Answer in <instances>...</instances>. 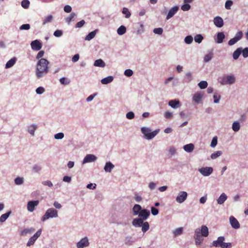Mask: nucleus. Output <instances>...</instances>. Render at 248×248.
<instances>
[{"instance_id": "9", "label": "nucleus", "mask_w": 248, "mask_h": 248, "mask_svg": "<svg viewBox=\"0 0 248 248\" xmlns=\"http://www.w3.org/2000/svg\"><path fill=\"white\" fill-rule=\"evenodd\" d=\"M113 223L117 225L123 226H125L127 224V221L125 219L124 216H118L114 218Z\"/></svg>"}, {"instance_id": "41", "label": "nucleus", "mask_w": 248, "mask_h": 248, "mask_svg": "<svg viewBox=\"0 0 248 248\" xmlns=\"http://www.w3.org/2000/svg\"><path fill=\"white\" fill-rule=\"evenodd\" d=\"M222 154V152L221 151H217L216 152H215L211 155V158L212 159H215L218 156H220Z\"/></svg>"}, {"instance_id": "12", "label": "nucleus", "mask_w": 248, "mask_h": 248, "mask_svg": "<svg viewBox=\"0 0 248 248\" xmlns=\"http://www.w3.org/2000/svg\"><path fill=\"white\" fill-rule=\"evenodd\" d=\"M97 159V157L95 155L93 154H88L85 156L82 161V164H84L87 163L93 162L95 161Z\"/></svg>"}, {"instance_id": "55", "label": "nucleus", "mask_w": 248, "mask_h": 248, "mask_svg": "<svg viewBox=\"0 0 248 248\" xmlns=\"http://www.w3.org/2000/svg\"><path fill=\"white\" fill-rule=\"evenodd\" d=\"M221 248H232V244L231 243H225L223 242L222 245L221 246Z\"/></svg>"}, {"instance_id": "49", "label": "nucleus", "mask_w": 248, "mask_h": 248, "mask_svg": "<svg viewBox=\"0 0 248 248\" xmlns=\"http://www.w3.org/2000/svg\"><path fill=\"white\" fill-rule=\"evenodd\" d=\"M53 19V16L52 15H49L46 17L45 18V19L43 20V24L45 25L46 23L51 22Z\"/></svg>"}, {"instance_id": "29", "label": "nucleus", "mask_w": 248, "mask_h": 248, "mask_svg": "<svg viewBox=\"0 0 248 248\" xmlns=\"http://www.w3.org/2000/svg\"><path fill=\"white\" fill-rule=\"evenodd\" d=\"M113 77L112 76H109L107 77L103 78L101 79V82L102 84H108L111 82L113 80Z\"/></svg>"}, {"instance_id": "11", "label": "nucleus", "mask_w": 248, "mask_h": 248, "mask_svg": "<svg viewBox=\"0 0 248 248\" xmlns=\"http://www.w3.org/2000/svg\"><path fill=\"white\" fill-rule=\"evenodd\" d=\"M179 7L177 5L171 7L167 15L166 19L169 20L173 17L178 11Z\"/></svg>"}, {"instance_id": "24", "label": "nucleus", "mask_w": 248, "mask_h": 248, "mask_svg": "<svg viewBox=\"0 0 248 248\" xmlns=\"http://www.w3.org/2000/svg\"><path fill=\"white\" fill-rule=\"evenodd\" d=\"M169 106L173 108H177L180 107V102L178 100H171L169 102Z\"/></svg>"}, {"instance_id": "19", "label": "nucleus", "mask_w": 248, "mask_h": 248, "mask_svg": "<svg viewBox=\"0 0 248 248\" xmlns=\"http://www.w3.org/2000/svg\"><path fill=\"white\" fill-rule=\"evenodd\" d=\"M213 22L214 25L217 28H221L224 25L223 19L219 16L214 17Z\"/></svg>"}, {"instance_id": "54", "label": "nucleus", "mask_w": 248, "mask_h": 248, "mask_svg": "<svg viewBox=\"0 0 248 248\" xmlns=\"http://www.w3.org/2000/svg\"><path fill=\"white\" fill-rule=\"evenodd\" d=\"M133 74V72L131 69H126L124 72V75L128 77L132 76Z\"/></svg>"}, {"instance_id": "52", "label": "nucleus", "mask_w": 248, "mask_h": 248, "mask_svg": "<svg viewBox=\"0 0 248 248\" xmlns=\"http://www.w3.org/2000/svg\"><path fill=\"white\" fill-rule=\"evenodd\" d=\"M135 117V114L132 111H129L126 114V118L129 120H132Z\"/></svg>"}, {"instance_id": "6", "label": "nucleus", "mask_w": 248, "mask_h": 248, "mask_svg": "<svg viewBox=\"0 0 248 248\" xmlns=\"http://www.w3.org/2000/svg\"><path fill=\"white\" fill-rule=\"evenodd\" d=\"M198 171L203 176L207 177L210 175L213 172V169L211 167H202L199 169Z\"/></svg>"}, {"instance_id": "25", "label": "nucleus", "mask_w": 248, "mask_h": 248, "mask_svg": "<svg viewBox=\"0 0 248 248\" xmlns=\"http://www.w3.org/2000/svg\"><path fill=\"white\" fill-rule=\"evenodd\" d=\"M134 242V238L131 236H127L124 238V243L127 246H131Z\"/></svg>"}, {"instance_id": "14", "label": "nucleus", "mask_w": 248, "mask_h": 248, "mask_svg": "<svg viewBox=\"0 0 248 248\" xmlns=\"http://www.w3.org/2000/svg\"><path fill=\"white\" fill-rule=\"evenodd\" d=\"M31 46L32 49L36 51L40 50L42 47V43L38 40L32 41Z\"/></svg>"}, {"instance_id": "23", "label": "nucleus", "mask_w": 248, "mask_h": 248, "mask_svg": "<svg viewBox=\"0 0 248 248\" xmlns=\"http://www.w3.org/2000/svg\"><path fill=\"white\" fill-rule=\"evenodd\" d=\"M225 36L223 32H219L217 34V39L215 41L217 44H221L225 39Z\"/></svg>"}, {"instance_id": "60", "label": "nucleus", "mask_w": 248, "mask_h": 248, "mask_svg": "<svg viewBox=\"0 0 248 248\" xmlns=\"http://www.w3.org/2000/svg\"><path fill=\"white\" fill-rule=\"evenodd\" d=\"M15 183L17 185H21L23 183V179L21 177H17L15 180Z\"/></svg>"}, {"instance_id": "40", "label": "nucleus", "mask_w": 248, "mask_h": 248, "mask_svg": "<svg viewBox=\"0 0 248 248\" xmlns=\"http://www.w3.org/2000/svg\"><path fill=\"white\" fill-rule=\"evenodd\" d=\"M37 128V126L34 124L31 125L28 127V132L32 136L34 134L35 130Z\"/></svg>"}, {"instance_id": "21", "label": "nucleus", "mask_w": 248, "mask_h": 248, "mask_svg": "<svg viewBox=\"0 0 248 248\" xmlns=\"http://www.w3.org/2000/svg\"><path fill=\"white\" fill-rule=\"evenodd\" d=\"M114 167V165L111 162L108 161L106 163L104 170L106 172L110 173Z\"/></svg>"}, {"instance_id": "36", "label": "nucleus", "mask_w": 248, "mask_h": 248, "mask_svg": "<svg viewBox=\"0 0 248 248\" xmlns=\"http://www.w3.org/2000/svg\"><path fill=\"white\" fill-rule=\"evenodd\" d=\"M141 227V231L143 233L146 232L150 228L149 224L148 222H143Z\"/></svg>"}, {"instance_id": "57", "label": "nucleus", "mask_w": 248, "mask_h": 248, "mask_svg": "<svg viewBox=\"0 0 248 248\" xmlns=\"http://www.w3.org/2000/svg\"><path fill=\"white\" fill-rule=\"evenodd\" d=\"M242 55L244 58H246L248 57V47H246L244 49H242Z\"/></svg>"}, {"instance_id": "4", "label": "nucleus", "mask_w": 248, "mask_h": 248, "mask_svg": "<svg viewBox=\"0 0 248 248\" xmlns=\"http://www.w3.org/2000/svg\"><path fill=\"white\" fill-rule=\"evenodd\" d=\"M58 216L57 210L52 208H49L46 210L45 215L42 217L41 220L42 221H45L49 218L57 217Z\"/></svg>"}, {"instance_id": "64", "label": "nucleus", "mask_w": 248, "mask_h": 248, "mask_svg": "<svg viewBox=\"0 0 248 248\" xmlns=\"http://www.w3.org/2000/svg\"><path fill=\"white\" fill-rule=\"evenodd\" d=\"M151 210L152 214L154 216H156L158 214V210L153 206L151 207Z\"/></svg>"}, {"instance_id": "5", "label": "nucleus", "mask_w": 248, "mask_h": 248, "mask_svg": "<svg viewBox=\"0 0 248 248\" xmlns=\"http://www.w3.org/2000/svg\"><path fill=\"white\" fill-rule=\"evenodd\" d=\"M235 77L233 75L231 74L223 77L220 83L221 85H232L235 82Z\"/></svg>"}, {"instance_id": "16", "label": "nucleus", "mask_w": 248, "mask_h": 248, "mask_svg": "<svg viewBox=\"0 0 248 248\" xmlns=\"http://www.w3.org/2000/svg\"><path fill=\"white\" fill-rule=\"evenodd\" d=\"M150 215V211L146 209H143L141 210L138 215L139 218H141L143 220H146Z\"/></svg>"}, {"instance_id": "8", "label": "nucleus", "mask_w": 248, "mask_h": 248, "mask_svg": "<svg viewBox=\"0 0 248 248\" xmlns=\"http://www.w3.org/2000/svg\"><path fill=\"white\" fill-rule=\"evenodd\" d=\"M243 37V32L242 31H238L235 35V36L231 39L228 42V45L230 46H233L235 43H236L238 41L240 40Z\"/></svg>"}, {"instance_id": "28", "label": "nucleus", "mask_w": 248, "mask_h": 248, "mask_svg": "<svg viewBox=\"0 0 248 248\" xmlns=\"http://www.w3.org/2000/svg\"><path fill=\"white\" fill-rule=\"evenodd\" d=\"M227 196L224 193H222L217 199V202L218 204H222L227 200Z\"/></svg>"}, {"instance_id": "17", "label": "nucleus", "mask_w": 248, "mask_h": 248, "mask_svg": "<svg viewBox=\"0 0 248 248\" xmlns=\"http://www.w3.org/2000/svg\"><path fill=\"white\" fill-rule=\"evenodd\" d=\"M39 204V201H29L27 204V209L29 211L32 212L34 210L35 207Z\"/></svg>"}, {"instance_id": "22", "label": "nucleus", "mask_w": 248, "mask_h": 248, "mask_svg": "<svg viewBox=\"0 0 248 248\" xmlns=\"http://www.w3.org/2000/svg\"><path fill=\"white\" fill-rule=\"evenodd\" d=\"M144 220L139 217L133 219L132 222V225L135 227H140L142 226V223Z\"/></svg>"}, {"instance_id": "32", "label": "nucleus", "mask_w": 248, "mask_h": 248, "mask_svg": "<svg viewBox=\"0 0 248 248\" xmlns=\"http://www.w3.org/2000/svg\"><path fill=\"white\" fill-rule=\"evenodd\" d=\"M183 232V227H179V228L176 229L175 230H174L173 231V236L174 237H176L177 236L180 235L181 234H182Z\"/></svg>"}, {"instance_id": "53", "label": "nucleus", "mask_w": 248, "mask_h": 248, "mask_svg": "<svg viewBox=\"0 0 248 248\" xmlns=\"http://www.w3.org/2000/svg\"><path fill=\"white\" fill-rule=\"evenodd\" d=\"M163 31V29L161 28H155L153 30V32L155 34L161 35L162 34Z\"/></svg>"}, {"instance_id": "30", "label": "nucleus", "mask_w": 248, "mask_h": 248, "mask_svg": "<svg viewBox=\"0 0 248 248\" xmlns=\"http://www.w3.org/2000/svg\"><path fill=\"white\" fill-rule=\"evenodd\" d=\"M94 66L99 67H104L106 66L105 62L101 59L96 60L94 61Z\"/></svg>"}, {"instance_id": "59", "label": "nucleus", "mask_w": 248, "mask_h": 248, "mask_svg": "<svg viewBox=\"0 0 248 248\" xmlns=\"http://www.w3.org/2000/svg\"><path fill=\"white\" fill-rule=\"evenodd\" d=\"M217 138L216 137H215L213 138V139L211 141L210 146L211 147H215L217 145Z\"/></svg>"}, {"instance_id": "27", "label": "nucleus", "mask_w": 248, "mask_h": 248, "mask_svg": "<svg viewBox=\"0 0 248 248\" xmlns=\"http://www.w3.org/2000/svg\"><path fill=\"white\" fill-rule=\"evenodd\" d=\"M183 148L186 152L191 153L194 149V145L193 143H189L185 145Z\"/></svg>"}, {"instance_id": "31", "label": "nucleus", "mask_w": 248, "mask_h": 248, "mask_svg": "<svg viewBox=\"0 0 248 248\" xmlns=\"http://www.w3.org/2000/svg\"><path fill=\"white\" fill-rule=\"evenodd\" d=\"M242 53V47L237 48L233 53L232 57L234 60H237Z\"/></svg>"}, {"instance_id": "34", "label": "nucleus", "mask_w": 248, "mask_h": 248, "mask_svg": "<svg viewBox=\"0 0 248 248\" xmlns=\"http://www.w3.org/2000/svg\"><path fill=\"white\" fill-rule=\"evenodd\" d=\"M240 128V124L238 121H235L232 123V129L234 132H238Z\"/></svg>"}, {"instance_id": "61", "label": "nucleus", "mask_w": 248, "mask_h": 248, "mask_svg": "<svg viewBox=\"0 0 248 248\" xmlns=\"http://www.w3.org/2000/svg\"><path fill=\"white\" fill-rule=\"evenodd\" d=\"M169 152L171 155H173L176 153V150L174 146H171L169 149Z\"/></svg>"}, {"instance_id": "50", "label": "nucleus", "mask_w": 248, "mask_h": 248, "mask_svg": "<svg viewBox=\"0 0 248 248\" xmlns=\"http://www.w3.org/2000/svg\"><path fill=\"white\" fill-rule=\"evenodd\" d=\"M30 3V1L28 0H23L21 4L23 8L27 9L29 7Z\"/></svg>"}, {"instance_id": "46", "label": "nucleus", "mask_w": 248, "mask_h": 248, "mask_svg": "<svg viewBox=\"0 0 248 248\" xmlns=\"http://www.w3.org/2000/svg\"><path fill=\"white\" fill-rule=\"evenodd\" d=\"M10 213L11 212H9L2 215L0 217V222H3L5 221L9 216Z\"/></svg>"}, {"instance_id": "42", "label": "nucleus", "mask_w": 248, "mask_h": 248, "mask_svg": "<svg viewBox=\"0 0 248 248\" xmlns=\"http://www.w3.org/2000/svg\"><path fill=\"white\" fill-rule=\"evenodd\" d=\"M198 85L200 87V89H204L207 87L208 83L206 81L203 80V81H201V82H200L198 84Z\"/></svg>"}, {"instance_id": "63", "label": "nucleus", "mask_w": 248, "mask_h": 248, "mask_svg": "<svg viewBox=\"0 0 248 248\" xmlns=\"http://www.w3.org/2000/svg\"><path fill=\"white\" fill-rule=\"evenodd\" d=\"M30 29V25L29 24H23V25H21L19 28V29L20 30H28Z\"/></svg>"}, {"instance_id": "1", "label": "nucleus", "mask_w": 248, "mask_h": 248, "mask_svg": "<svg viewBox=\"0 0 248 248\" xmlns=\"http://www.w3.org/2000/svg\"><path fill=\"white\" fill-rule=\"evenodd\" d=\"M49 63V62L44 58H41L38 61L36 69V76L38 78H41L48 73Z\"/></svg>"}, {"instance_id": "37", "label": "nucleus", "mask_w": 248, "mask_h": 248, "mask_svg": "<svg viewBox=\"0 0 248 248\" xmlns=\"http://www.w3.org/2000/svg\"><path fill=\"white\" fill-rule=\"evenodd\" d=\"M126 27L124 26H121L117 30V33L120 35L124 34L126 32Z\"/></svg>"}, {"instance_id": "38", "label": "nucleus", "mask_w": 248, "mask_h": 248, "mask_svg": "<svg viewBox=\"0 0 248 248\" xmlns=\"http://www.w3.org/2000/svg\"><path fill=\"white\" fill-rule=\"evenodd\" d=\"M192 80V75L190 72H187L185 75L184 81L186 83H189Z\"/></svg>"}, {"instance_id": "43", "label": "nucleus", "mask_w": 248, "mask_h": 248, "mask_svg": "<svg viewBox=\"0 0 248 248\" xmlns=\"http://www.w3.org/2000/svg\"><path fill=\"white\" fill-rule=\"evenodd\" d=\"M76 14L74 13H72L70 14V15L65 18V21L68 23L70 24V22L73 20V18L75 17Z\"/></svg>"}, {"instance_id": "18", "label": "nucleus", "mask_w": 248, "mask_h": 248, "mask_svg": "<svg viewBox=\"0 0 248 248\" xmlns=\"http://www.w3.org/2000/svg\"><path fill=\"white\" fill-rule=\"evenodd\" d=\"M204 93L202 92H199L195 93L193 96V101L197 104H199L203 96Z\"/></svg>"}, {"instance_id": "56", "label": "nucleus", "mask_w": 248, "mask_h": 248, "mask_svg": "<svg viewBox=\"0 0 248 248\" xmlns=\"http://www.w3.org/2000/svg\"><path fill=\"white\" fill-rule=\"evenodd\" d=\"M60 82L63 85H67L70 82L69 80L65 78H60Z\"/></svg>"}, {"instance_id": "2", "label": "nucleus", "mask_w": 248, "mask_h": 248, "mask_svg": "<svg viewBox=\"0 0 248 248\" xmlns=\"http://www.w3.org/2000/svg\"><path fill=\"white\" fill-rule=\"evenodd\" d=\"M209 235V230L205 225H202L201 228L195 230L194 239L196 246H200L203 241V237H207Z\"/></svg>"}, {"instance_id": "48", "label": "nucleus", "mask_w": 248, "mask_h": 248, "mask_svg": "<svg viewBox=\"0 0 248 248\" xmlns=\"http://www.w3.org/2000/svg\"><path fill=\"white\" fill-rule=\"evenodd\" d=\"M34 230H35L33 228L24 229L21 232V235H23L27 233L31 234L32 232L34 231Z\"/></svg>"}, {"instance_id": "62", "label": "nucleus", "mask_w": 248, "mask_h": 248, "mask_svg": "<svg viewBox=\"0 0 248 248\" xmlns=\"http://www.w3.org/2000/svg\"><path fill=\"white\" fill-rule=\"evenodd\" d=\"M232 5V0H227L225 2V8L229 10L231 9V6Z\"/></svg>"}, {"instance_id": "35", "label": "nucleus", "mask_w": 248, "mask_h": 248, "mask_svg": "<svg viewBox=\"0 0 248 248\" xmlns=\"http://www.w3.org/2000/svg\"><path fill=\"white\" fill-rule=\"evenodd\" d=\"M97 30H94L93 31H91V32H90L85 37V40H88V41H90L91 40V39H93L96 32H97Z\"/></svg>"}, {"instance_id": "51", "label": "nucleus", "mask_w": 248, "mask_h": 248, "mask_svg": "<svg viewBox=\"0 0 248 248\" xmlns=\"http://www.w3.org/2000/svg\"><path fill=\"white\" fill-rule=\"evenodd\" d=\"M190 8H191V6L190 5V4H188V3H185V4L182 5L181 7V9L183 11H187L190 9Z\"/></svg>"}, {"instance_id": "15", "label": "nucleus", "mask_w": 248, "mask_h": 248, "mask_svg": "<svg viewBox=\"0 0 248 248\" xmlns=\"http://www.w3.org/2000/svg\"><path fill=\"white\" fill-rule=\"evenodd\" d=\"M230 223L233 229H238L240 227L238 220L233 216H231L229 218Z\"/></svg>"}, {"instance_id": "3", "label": "nucleus", "mask_w": 248, "mask_h": 248, "mask_svg": "<svg viewBox=\"0 0 248 248\" xmlns=\"http://www.w3.org/2000/svg\"><path fill=\"white\" fill-rule=\"evenodd\" d=\"M160 129H157L152 131L150 128L143 126L141 128V132L144 136V138L147 140H152L159 132Z\"/></svg>"}, {"instance_id": "26", "label": "nucleus", "mask_w": 248, "mask_h": 248, "mask_svg": "<svg viewBox=\"0 0 248 248\" xmlns=\"http://www.w3.org/2000/svg\"><path fill=\"white\" fill-rule=\"evenodd\" d=\"M141 206L139 204H135L132 208L133 215L134 216H137L140 214V212L142 210Z\"/></svg>"}, {"instance_id": "47", "label": "nucleus", "mask_w": 248, "mask_h": 248, "mask_svg": "<svg viewBox=\"0 0 248 248\" xmlns=\"http://www.w3.org/2000/svg\"><path fill=\"white\" fill-rule=\"evenodd\" d=\"M193 40V38L191 35L186 36L184 39L185 43L186 44H190L192 43Z\"/></svg>"}, {"instance_id": "45", "label": "nucleus", "mask_w": 248, "mask_h": 248, "mask_svg": "<svg viewBox=\"0 0 248 248\" xmlns=\"http://www.w3.org/2000/svg\"><path fill=\"white\" fill-rule=\"evenodd\" d=\"M122 13L125 15V17L126 18H129L131 16V13L127 8L124 7L123 9Z\"/></svg>"}, {"instance_id": "58", "label": "nucleus", "mask_w": 248, "mask_h": 248, "mask_svg": "<svg viewBox=\"0 0 248 248\" xmlns=\"http://www.w3.org/2000/svg\"><path fill=\"white\" fill-rule=\"evenodd\" d=\"M140 28L138 29L137 31V34H140L143 33L144 32V25L142 23H140Z\"/></svg>"}, {"instance_id": "7", "label": "nucleus", "mask_w": 248, "mask_h": 248, "mask_svg": "<svg viewBox=\"0 0 248 248\" xmlns=\"http://www.w3.org/2000/svg\"><path fill=\"white\" fill-rule=\"evenodd\" d=\"M188 194L186 191H180L176 197V202L178 203H183L187 199Z\"/></svg>"}, {"instance_id": "44", "label": "nucleus", "mask_w": 248, "mask_h": 248, "mask_svg": "<svg viewBox=\"0 0 248 248\" xmlns=\"http://www.w3.org/2000/svg\"><path fill=\"white\" fill-rule=\"evenodd\" d=\"M203 39V36L200 34H197L194 37V41L199 44L201 43Z\"/></svg>"}, {"instance_id": "10", "label": "nucleus", "mask_w": 248, "mask_h": 248, "mask_svg": "<svg viewBox=\"0 0 248 248\" xmlns=\"http://www.w3.org/2000/svg\"><path fill=\"white\" fill-rule=\"evenodd\" d=\"M41 233L42 229H39V230H38L37 232L29 239L27 244V246L29 247L31 245H33L34 244L36 240L37 239V238L41 235Z\"/></svg>"}, {"instance_id": "39", "label": "nucleus", "mask_w": 248, "mask_h": 248, "mask_svg": "<svg viewBox=\"0 0 248 248\" xmlns=\"http://www.w3.org/2000/svg\"><path fill=\"white\" fill-rule=\"evenodd\" d=\"M15 63H16V59L15 58L11 59L7 62V63L5 65V68H10V67H12L15 64Z\"/></svg>"}, {"instance_id": "20", "label": "nucleus", "mask_w": 248, "mask_h": 248, "mask_svg": "<svg viewBox=\"0 0 248 248\" xmlns=\"http://www.w3.org/2000/svg\"><path fill=\"white\" fill-rule=\"evenodd\" d=\"M224 240L225 237L224 236H219L217 240L213 241L212 243V246L220 248L221 245H222L223 242Z\"/></svg>"}, {"instance_id": "13", "label": "nucleus", "mask_w": 248, "mask_h": 248, "mask_svg": "<svg viewBox=\"0 0 248 248\" xmlns=\"http://www.w3.org/2000/svg\"><path fill=\"white\" fill-rule=\"evenodd\" d=\"M89 245V240L87 236H85L78 241V248H84L88 247Z\"/></svg>"}, {"instance_id": "33", "label": "nucleus", "mask_w": 248, "mask_h": 248, "mask_svg": "<svg viewBox=\"0 0 248 248\" xmlns=\"http://www.w3.org/2000/svg\"><path fill=\"white\" fill-rule=\"evenodd\" d=\"M213 57V52L212 51H210L204 56V61L206 62H209L212 60Z\"/></svg>"}]
</instances>
